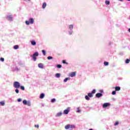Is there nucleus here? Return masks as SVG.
Instances as JSON below:
<instances>
[{"label":"nucleus","mask_w":130,"mask_h":130,"mask_svg":"<svg viewBox=\"0 0 130 130\" xmlns=\"http://www.w3.org/2000/svg\"><path fill=\"white\" fill-rule=\"evenodd\" d=\"M37 56H39V53L38 52H35L32 55V58L34 61L37 60Z\"/></svg>","instance_id":"f257e3e1"},{"label":"nucleus","mask_w":130,"mask_h":130,"mask_svg":"<svg viewBox=\"0 0 130 130\" xmlns=\"http://www.w3.org/2000/svg\"><path fill=\"white\" fill-rule=\"evenodd\" d=\"M20 86H21V84H20V82L18 81H15L13 83V87L16 89H19Z\"/></svg>","instance_id":"f03ea898"},{"label":"nucleus","mask_w":130,"mask_h":130,"mask_svg":"<svg viewBox=\"0 0 130 130\" xmlns=\"http://www.w3.org/2000/svg\"><path fill=\"white\" fill-rule=\"evenodd\" d=\"M25 24H26L28 26L30 25V24H34V18H30L28 19V21H25Z\"/></svg>","instance_id":"7ed1b4c3"},{"label":"nucleus","mask_w":130,"mask_h":130,"mask_svg":"<svg viewBox=\"0 0 130 130\" xmlns=\"http://www.w3.org/2000/svg\"><path fill=\"white\" fill-rule=\"evenodd\" d=\"M69 29L70 30L69 31V35H72L73 34V29H74V25L73 24H70L69 25Z\"/></svg>","instance_id":"20e7f679"},{"label":"nucleus","mask_w":130,"mask_h":130,"mask_svg":"<svg viewBox=\"0 0 130 130\" xmlns=\"http://www.w3.org/2000/svg\"><path fill=\"white\" fill-rule=\"evenodd\" d=\"M73 128H75V125H70L68 124L65 126V129H69L73 130Z\"/></svg>","instance_id":"39448f33"},{"label":"nucleus","mask_w":130,"mask_h":130,"mask_svg":"<svg viewBox=\"0 0 130 130\" xmlns=\"http://www.w3.org/2000/svg\"><path fill=\"white\" fill-rule=\"evenodd\" d=\"M70 109H71V108L68 107L67 109L63 111V113L64 114H69V112H70Z\"/></svg>","instance_id":"423d86ee"},{"label":"nucleus","mask_w":130,"mask_h":130,"mask_svg":"<svg viewBox=\"0 0 130 130\" xmlns=\"http://www.w3.org/2000/svg\"><path fill=\"white\" fill-rule=\"evenodd\" d=\"M108 106H110V104L108 103H105L103 105V108H106V107H108Z\"/></svg>","instance_id":"0eeeda50"},{"label":"nucleus","mask_w":130,"mask_h":130,"mask_svg":"<svg viewBox=\"0 0 130 130\" xmlns=\"http://www.w3.org/2000/svg\"><path fill=\"white\" fill-rule=\"evenodd\" d=\"M102 96H103V94L101 93H97L95 94V97H96V98H100L101 97H102Z\"/></svg>","instance_id":"6e6552de"},{"label":"nucleus","mask_w":130,"mask_h":130,"mask_svg":"<svg viewBox=\"0 0 130 130\" xmlns=\"http://www.w3.org/2000/svg\"><path fill=\"white\" fill-rule=\"evenodd\" d=\"M38 67L40 69H44V65L42 63H40L38 64Z\"/></svg>","instance_id":"1a4fd4ad"},{"label":"nucleus","mask_w":130,"mask_h":130,"mask_svg":"<svg viewBox=\"0 0 130 130\" xmlns=\"http://www.w3.org/2000/svg\"><path fill=\"white\" fill-rule=\"evenodd\" d=\"M7 19L8 20H9V21H13V17L11 15L7 16Z\"/></svg>","instance_id":"9d476101"},{"label":"nucleus","mask_w":130,"mask_h":130,"mask_svg":"<svg viewBox=\"0 0 130 130\" xmlns=\"http://www.w3.org/2000/svg\"><path fill=\"white\" fill-rule=\"evenodd\" d=\"M69 76L71 78H74V77L76 76V72H72L70 75Z\"/></svg>","instance_id":"9b49d317"},{"label":"nucleus","mask_w":130,"mask_h":130,"mask_svg":"<svg viewBox=\"0 0 130 130\" xmlns=\"http://www.w3.org/2000/svg\"><path fill=\"white\" fill-rule=\"evenodd\" d=\"M61 115H62V113L61 112H60L57 113L56 114L55 117H59L60 116H61Z\"/></svg>","instance_id":"f8f14e48"},{"label":"nucleus","mask_w":130,"mask_h":130,"mask_svg":"<svg viewBox=\"0 0 130 130\" xmlns=\"http://www.w3.org/2000/svg\"><path fill=\"white\" fill-rule=\"evenodd\" d=\"M70 80H71V78L68 77V78H65L63 80V82H64V83H67L68 82V81H69Z\"/></svg>","instance_id":"ddd939ff"},{"label":"nucleus","mask_w":130,"mask_h":130,"mask_svg":"<svg viewBox=\"0 0 130 130\" xmlns=\"http://www.w3.org/2000/svg\"><path fill=\"white\" fill-rule=\"evenodd\" d=\"M31 45L34 46L36 45V42L34 40H32L31 41Z\"/></svg>","instance_id":"4468645a"},{"label":"nucleus","mask_w":130,"mask_h":130,"mask_svg":"<svg viewBox=\"0 0 130 130\" xmlns=\"http://www.w3.org/2000/svg\"><path fill=\"white\" fill-rule=\"evenodd\" d=\"M88 96L89 97V98H92L93 97V93L91 92L88 93Z\"/></svg>","instance_id":"2eb2a0df"},{"label":"nucleus","mask_w":130,"mask_h":130,"mask_svg":"<svg viewBox=\"0 0 130 130\" xmlns=\"http://www.w3.org/2000/svg\"><path fill=\"white\" fill-rule=\"evenodd\" d=\"M44 96H45L44 93H41L40 95V99H43L44 98Z\"/></svg>","instance_id":"dca6fc26"},{"label":"nucleus","mask_w":130,"mask_h":130,"mask_svg":"<svg viewBox=\"0 0 130 130\" xmlns=\"http://www.w3.org/2000/svg\"><path fill=\"white\" fill-rule=\"evenodd\" d=\"M115 91H120V87L119 86H116L115 87Z\"/></svg>","instance_id":"f3484780"},{"label":"nucleus","mask_w":130,"mask_h":130,"mask_svg":"<svg viewBox=\"0 0 130 130\" xmlns=\"http://www.w3.org/2000/svg\"><path fill=\"white\" fill-rule=\"evenodd\" d=\"M55 78H60V73H57L55 75Z\"/></svg>","instance_id":"a211bd4d"},{"label":"nucleus","mask_w":130,"mask_h":130,"mask_svg":"<svg viewBox=\"0 0 130 130\" xmlns=\"http://www.w3.org/2000/svg\"><path fill=\"white\" fill-rule=\"evenodd\" d=\"M46 6H47L46 3H44L42 5V8L45 9V8H46Z\"/></svg>","instance_id":"6ab92c4d"},{"label":"nucleus","mask_w":130,"mask_h":130,"mask_svg":"<svg viewBox=\"0 0 130 130\" xmlns=\"http://www.w3.org/2000/svg\"><path fill=\"white\" fill-rule=\"evenodd\" d=\"M28 101H27L26 100H24L23 101L22 103L24 104V105H26Z\"/></svg>","instance_id":"aec40b11"},{"label":"nucleus","mask_w":130,"mask_h":130,"mask_svg":"<svg viewBox=\"0 0 130 130\" xmlns=\"http://www.w3.org/2000/svg\"><path fill=\"white\" fill-rule=\"evenodd\" d=\"M5 101L0 102V105H1V106H5Z\"/></svg>","instance_id":"412c9836"},{"label":"nucleus","mask_w":130,"mask_h":130,"mask_svg":"<svg viewBox=\"0 0 130 130\" xmlns=\"http://www.w3.org/2000/svg\"><path fill=\"white\" fill-rule=\"evenodd\" d=\"M77 113H81L82 111L81 110H80V108L79 107L77 108Z\"/></svg>","instance_id":"4be33fe9"},{"label":"nucleus","mask_w":130,"mask_h":130,"mask_svg":"<svg viewBox=\"0 0 130 130\" xmlns=\"http://www.w3.org/2000/svg\"><path fill=\"white\" fill-rule=\"evenodd\" d=\"M42 52L43 55L44 56L46 55V51H45V50H42Z\"/></svg>","instance_id":"5701e85b"},{"label":"nucleus","mask_w":130,"mask_h":130,"mask_svg":"<svg viewBox=\"0 0 130 130\" xmlns=\"http://www.w3.org/2000/svg\"><path fill=\"white\" fill-rule=\"evenodd\" d=\"M105 4H106V5L108 6V5H110V2H109V1H106Z\"/></svg>","instance_id":"b1692460"},{"label":"nucleus","mask_w":130,"mask_h":130,"mask_svg":"<svg viewBox=\"0 0 130 130\" xmlns=\"http://www.w3.org/2000/svg\"><path fill=\"white\" fill-rule=\"evenodd\" d=\"M85 98L86 100H87L88 101H89V100H90V97H89L88 95H85Z\"/></svg>","instance_id":"393cba45"},{"label":"nucleus","mask_w":130,"mask_h":130,"mask_svg":"<svg viewBox=\"0 0 130 130\" xmlns=\"http://www.w3.org/2000/svg\"><path fill=\"white\" fill-rule=\"evenodd\" d=\"M26 105H27V106H31V102H30V101H27Z\"/></svg>","instance_id":"a878e982"},{"label":"nucleus","mask_w":130,"mask_h":130,"mask_svg":"<svg viewBox=\"0 0 130 130\" xmlns=\"http://www.w3.org/2000/svg\"><path fill=\"white\" fill-rule=\"evenodd\" d=\"M129 59H126L125 61V63H129Z\"/></svg>","instance_id":"bb28decb"},{"label":"nucleus","mask_w":130,"mask_h":130,"mask_svg":"<svg viewBox=\"0 0 130 130\" xmlns=\"http://www.w3.org/2000/svg\"><path fill=\"white\" fill-rule=\"evenodd\" d=\"M55 101H56V100L55 99H52L51 101V102L52 103H54V102H55Z\"/></svg>","instance_id":"cd10ccee"},{"label":"nucleus","mask_w":130,"mask_h":130,"mask_svg":"<svg viewBox=\"0 0 130 130\" xmlns=\"http://www.w3.org/2000/svg\"><path fill=\"white\" fill-rule=\"evenodd\" d=\"M18 48H19V46H18V45H15L14 46V49H18Z\"/></svg>","instance_id":"c85d7f7f"},{"label":"nucleus","mask_w":130,"mask_h":130,"mask_svg":"<svg viewBox=\"0 0 130 130\" xmlns=\"http://www.w3.org/2000/svg\"><path fill=\"white\" fill-rule=\"evenodd\" d=\"M20 89H21L23 91L25 90V87L23 86H20Z\"/></svg>","instance_id":"c756f323"},{"label":"nucleus","mask_w":130,"mask_h":130,"mask_svg":"<svg viewBox=\"0 0 130 130\" xmlns=\"http://www.w3.org/2000/svg\"><path fill=\"white\" fill-rule=\"evenodd\" d=\"M104 64V66H108L109 64V63L108 62L105 61Z\"/></svg>","instance_id":"7c9ffc66"},{"label":"nucleus","mask_w":130,"mask_h":130,"mask_svg":"<svg viewBox=\"0 0 130 130\" xmlns=\"http://www.w3.org/2000/svg\"><path fill=\"white\" fill-rule=\"evenodd\" d=\"M61 64H57V68H58V69H61Z\"/></svg>","instance_id":"2f4dec72"},{"label":"nucleus","mask_w":130,"mask_h":130,"mask_svg":"<svg viewBox=\"0 0 130 130\" xmlns=\"http://www.w3.org/2000/svg\"><path fill=\"white\" fill-rule=\"evenodd\" d=\"M91 93L92 94H95V93H96V89H93V90L91 91Z\"/></svg>","instance_id":"473e14b6"},{"label":"nucleus","mask_w":130,"mask_h":130,"mask_svg":"<svg viewBox=\"0 0 130 130\" xmlns=\"http://www.w3.org/2000/svg\"><path fill=\"white\" fill-rule=\"evenodd\" d=\"M115 94H116V91H113L112 92V95H115Z\"/></svg>","instance_id":"72a5a7b5"},{"label":"nucleus","mask_w":130,"mask_h":130,"mask_svg":"<svg viewBox=\"0 0 130 130\" xmlns=\"http://www.w3.org/2000/svg\"><path fill=\"white\" fill-rule=\"evenodd\" d=\"M15 92L17 94H19V89H18V88L16 89Z\"/></svg>","instance_id":"f704fd0d"},{"label":"nucleus","mask_w":130,"mask_h":130,"mask_svg":"<svg viewBox=\"0 0 130 130\" xmlns=\"http://www.w3.org/2000/svg\"><path fill=\"white\" fill-rule=\"evenodd\" d=\"M48 59L50 60V59H52V58H53L52 56H48L47 57Z\"/></svg>","instance_id":"c9c22d12"},{"label":"nucleus","mask_w":130,"mask_h":130,"mask_svg":"<svg viewBox=\"0 0 130 130\" xmlns=\"http://www.w3.org/2000/svg\"><path fill=\"white\" fill-rule=\"evenodd\" d=\"M62 63H65L66 64H68V62H66V60H62Z\"/></svg>","instance_id":"e433bc0d"},{"label":"nucleus","mask_w":130,"mask_h":130,"mask_svg":"<svg viewBox=\"0 0 130 130\" xmlns=\"http://www.w3.org/2000/svg\"><path fill=\"white\" fill-rule=\"evenodd\" d=\"M0 60H1V61H5V58H0Z\"/></svg>","instance_id":"4c0bfd02"},{"label":"nucleus","mask_w":130,"mask_h":130,"mask_svg":"<svg viewBox=\"0 0 130 130\" xmlns=\"http://www.w3.org/2000/svg\"><path fill=\"white\" fill-rule=\"evenodd\" d=\"M15 71H20V69L18 68V67L15 68Z\"/></svg>","instance_id":"58836bf2"},{"label":"nucleus","mask_w":130,"mask_h":130,"mask_svg":"<svg viewBox=\"0 0 130 130\" xmlns=\"http://www.w3.org/2000/svg\"><path fill=\"white\" fill-rule=\"evenodd\" d=\"M17 101H18V102H21V101H22V99H18L17 100Z\"/></svg>","instance_id":"ea45409f"},{"label":"nucleus","mask_w":130,"mask_h":130,"mask_svg":"<svg viewBox=\"0 0 130 130\" xmlns=\"http://www.w3.org/2000/svg\"><path fill=\"white\" fill-rule=\"evenodd\" d=\"M35 127H37V128H39V125L37 124V125H35Z\"/></svg>","instance_id":"a19ab883"},{"label":"nucleus","mask_w":130,"mask_h":130,"mask_svg":"<svg viewBox=\"0 0 130 130\" xmlns=\"http://www.w3.org/2000/svg\"><path fill=\"white\" fill-rule=\"evenodd\" d=\"M118 121H117V122H116L115 123H114V125H118Z\"/></svg>","instance_id":"79ce46f5"},{"label":"nucleus","mask_w":130,"mask_h":130,"mask_svg":"<svg viewBox=\"0 0 130 130\" xmlns=\"http://www.w3.org/2000/svg\"><path fill=\"white\" fill-rule=\"evenodd\" d=\"M99 92H100L102 94V93H103V90L101 89V90H99Z\"/></svg>","instance_id":"37998d69"},{"label":"nucleus","mask_w":130,"mask_h":130,"mask_svg":"<svg viewBox=\"0 0 130 130\" xmlns=\"http://www.w3.org/2000/svg\"><path fill=\"white\" fill-rule=\"evenodd\" d=\"M128 31L130 33V28L128 29Z\"/></svg>","instance_id":"c03bdc74"},{"label":"nucleus","mask_w":130,"mask_h":130,"mask_svg":"<svg viewBox=\"0 0 130 130\" xmlns=\"http://www.w3.org/2000/svg\"><path fill=\"white\" fill-rule=\"evenodd\" d=\"M120 2H123V0H119Z\"/></svg>","instance_id":"a18cd8bd"},{"label":"nucleus","mask_w":130,"mask_h":130,"mask_svg":"<svg viewBox=\"0 0 130 130\" xmlns=\"http://www.w3.org/2000/svg\"><path fill=\"white\" fill-rule=\"evenodd\" d=\"M126 1H127L128 2H130V0H126Z\"/></svg>","instance_id":"49530a36"},{"label":"nucleus","mask_w":130,"mask_h":130,"mask_svg":"<svg viewBox=\"0 0 130 130\" xmlns=\"http://www.w3.org/2000/svg\"><path fill=\"white\" fill-rule=\"evenodd\" d=\"M28 1H30V0H28Z\"/></svg>","instance_id":"de8ad7c7"}]
</instances>
